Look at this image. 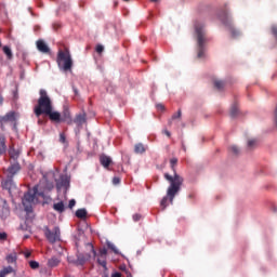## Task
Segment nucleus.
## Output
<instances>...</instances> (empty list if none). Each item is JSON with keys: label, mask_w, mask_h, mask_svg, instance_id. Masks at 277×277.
Masks as SVG:
<instances>
[{"label": "nucleus", "mask_w": 277, "mask_h": 277, "mask_svg": "<svg viewBox=\"0 0 277 277\" xmlns=\"http://www.w3.org/2000/svg\"><path fill=\"white\" fill-rule=\"evenodd\" d=\"M179 163V158H171L170 159V167L173 172V175H170V173H164V179L170 183L168 187V196L170 199V202H174V198L176 194L181 192V187H183L184 179L179 173H176V166Z\"/></svg>", "instance_id": "1"}, {"label": "nucleus", "mask_w": 277, "mask_h": 277, "mask_svg": "<svg viewBox=\"0 0 277 277\" xmlns=\"http://www.w3.org/2000/svg\"><path fill=\"white\" fill-rule=\"evenodd\" d=\"M40 97L38 98V104L34 108L35 116L40 118L43 114L48 115L51 109H53V102L47 93V90L41 89L39 91Z\"/></svg>", "instance_id": "2"}, {"label": "nucleus", "mask_w": 277, "mask_h": 277, "mask_svg": "<svg viewBox=\"0 0 277 277\" xmlns=\"http://www.w3.org/2000/svg\"><path fill=\"white\" fill-rule=\"evenodd\" d=\"M56 62L60 70H63L64 72L72 70V57L70 56V53L62 50L58 51Z\"/></svg>", "instance_id": "3"}, {"label": "nucleus", "mask_w": 277, "mask_h": 277, "mask_svg": "<svg viewBox=\"0 0 277 277\" xmlns=\"http://www.w3.org/2000/svg\"><path fill=\"white\" fill-rule=\"evenodd\" d=\"M38 185L34 186L32 190H28L23 198V206L27 213H31L34 211V208L31 205H34V201L36 200V196H42V193H38Z\"/></svg>", "instance_id": "4"}, {"label": "nucleus", "mask_w": 277, "mask_h": 277, "mask_svg": "<svg viewBox=\"0 0 277 277\" xmlns=\"http://www.w3.org/2000/svg\"><path fill=\"white\" fill-rule=\"evenodd\" d=\"M195 31L197 34L198 42V57H205V42H207V37L205 32V26L202 24H195Z\"/></svg>", "instance_id": "5"}, {"label": "nucleus", "mask_w": 277, "mask_h": 277, "mask_svg": "<svg viewBox=\"0 0 277 277\" xmlns=\"http://www.w3.org/2000/svg\"><path fill=\"white\" fill-rule=\"evenodd\" d=\"M219 17H220V21H222L223 25H225V27H228V31L232 38H238V36H241V32H239V30L235 29V27L233 26V21H230V17L228 16V11H226V5H225V10L220 13Z\"/></svg>", "instance_id": "6"}, {"label": "nucleus", "mask_w": 277, "mask_h": 277, "mask_svg": "<svg viewBox=\"0 0 277 277\" xmlns=\"http://www.w3.org/2000/svg\"><path fill=\"white\" fill-rule=\"evenodd\" d=\"M16 120H18V114L14 110L6 113L4 116H0L1 131L5 130V124H8V122H11V124H13V129L16 130Z\"/></svg>", "instance_id": "7"}, {"label": "nucleus", "mask_w": 277, "mask_h": 277, "mask_svg": "<svg viewBox=\"0 0 277 277\" xmlns=\"http://www.w3.org/2000/svg\"><path fill=\"white\" fill-rule=\"evenodd\" d=\"M44 235H45V239H48V241L50 243H56V241L61 240V235L62 233L60 232V227H53V229H50L49 227H44Z\"/></svg>", "instance_id": "8"}, {"label": "nucleus", "mask_w": 277, "mask_h": 277, "mask_svg": "<svg viewBox=\"0 0 277 277\" xmlns=\"http://www.w3.org/2000/svg\"><path fill=\"white\" fill-rule=\"evenodd\" d=\"M68 261L69 263H74V265H85L90 261V254H83L77 251V259L68 258Z\"/></svg>", "instance_id": "9"}, {"label": "nucleus", "mask_w": 277, "mask_h": 277, "mask_svg": "<svg viewBox=\"0 0 277 277\" xmlns=\"http://www.w3.org/2000/svg\"><path fill=\"white\" fill-rule=\"evenodd\" d=\"M45 116H49L51 122H55L56 124L62 123V114L60 111L53 110V108L50 109V113H48Z\"/></svg>", "instance_id": "10"}, {"label": "nucleus", "mask_w": 277, "mask_h": 277, "mask_svg": "<svg viewBox=\"0 0 277 277\" xmlns=\"http://www.w3.org/2000/svg\"><path fill=\"white\" fill-rule=\"evenodd\" d=\"M6 172H8L6 176H11L12 179H14V176H16L18 172H21V164L18 162L11 164L8 168Z\"/></svg>", "instance_id": "11"}, {"label": "nucleus", "mask_w": 277, "mask_h": 277, "mask_svg": "<svg viewBox=\"0 0 277 277\" xmlns=\"http://www.w3.org/2000/svg\"><path fill=\"white\" fill-rule=\"evenodd\" d=\"M3 189H8V192H12L16 185L14 184V177L6 175V179L2 181Z\"/></svg>", "instance_id": "12"}, {"label": "nucleus", "mask_w": 277, "mask_h": 277, "mask_svg": "<svg viewBox=\"0 0 277 277\" xmlns=\"http://www.w3.org/2000/svg\"><path fill=\"white\" fill-rule=\"evenodd\" d=\"M74 122L75 124H77V127H83V124L88 122V116L85 115V113L78 114L76 115Z\"/></svg>", "instance_id": "13"}, {"label": "nucleus", "mask_w": 277, "mask_h": 277, "mask_svg": "<svg viewBox=\"0 0 277 277\" xmlns=\"http://www.w3.org/2000/svg\"><path fill=\"white\" fill-rule=\"evenodd\" d=\"M36 45H37L38 51H40V53H51V49L49 48L47 42H44V40L39 39L36 42Z\"/></svg>", "instance_id": "14"}, {"label": "nucleus", "mask_w": 277, "mask_h": 277, "mask_svg": "<svg viewBox=\"0 0 277 277\" xmlns=\"http://www.w3.org/2000/svg\"><path fill=\"white\" fill-rule=\"evenodd\" d=\"M61 122H67V124H72V116L70 115V110L65 108L61 115Z\"/></svg>", "instance_id": "15"}, {"label": "nucleus", "mask_w": 277, "mask_h": 277, "mask_svg": "<svg viewBox=\"0 0 277 277\" xmlns=\"http://www.w3.org/2000/svg\"><path fill=\"white\" fill-rule=\"evenodd\" d=\"M61 187H64L65 189H68L70 187V177L67 175H62L60 179V183L57 184V188L61 189Z\"/></svg>", "instance_id": "16"}, {"label": "nucleus", "mask_w": 277, "mask_h": 277, "mask_svg": "<svg viewBox=\"0 0 277 277\" xmlns=\"http://www.w3.org/2000/svg\"><path fill=\"white\" fill-rule=\"evenodd\" d=\"M100 163L103 166V168L108 169L109 166H111V158L109 156L102 155L100 157Z\"/></svg>", "instance_id": "17"}, {"label": "nucleus", "mask_w": 277, "mask_h": 277, "mask_svg": "<svg viewBox=\"0 0 277 277\" xmlns=\"http://www.w3.org/2000/svg\"><path fill=\"white\" fill-rule=\"evenodd\" d=\"M5 261L10 265H16V261H18V256H17L16 252L8 254L5 258Z\"/></svg>", "instance_id": "18"}, {"label": "nucleus", "mask_w": 277, "mask_h": 277, "mask_svg": "<svg viewBox=\"0 0 277 277\" xmlns=\"http://www.w3.org/2000/svg\"><path fill=\"white\" fill-rule=\"evenodd\" d=\"M8 153V145H5V136L0 135V157L1 155H5Z\"/></svg>", "instance_id": "19"}, {"label": "nucleus", "mask_w": 277, "mask_h": 277, "mask_svg": "<svg viewBox=\"0 0 277 277\" xmlns=\"http://www.w3.org/2000/svg\"><path fill=\"white\" fill-rule=\"evenodd\" d=\"M60 263H62V260H60V258L52 256L51 259L48 260V267H57Z\"/></svg>", "instance_id": "20"}, {"label": "nucleus", "mask_w": 277, "mask_h": 277, "mask_svg": "<svg viewBox=\"0 0 277 277\" xmlns=\"http://www.w3.org/2000/svg\"><path fill=\"white\" fill-rule=\"evenodd\" d=\"M76 217L79 220H85V217H88V210H85V208L78 209L76 211Z\"/></svg>", "instance_id": "21"}, {"label": "nucleus", "mask_w": 277, "mask_h": 277, "mask_svg": "<svg viewBox=\"0 0 277 277\" xmlns=\"http://www.w3.org/2000/svg\"><path fill=\"white\" fill-rule=\"evenodd\" d=\"M134 153H135L136 155H144V153H146V147H144V144L137 143V144L134 146Z\"/></svg>", "instance_id": "22"}, {"label": "nucleus", "mask_w": 277, "mask_h": 277, "mask_svg": "<svg viewBox=\"0 0 277 277\" xmlns=\"http://www.w3.org/2000/svg\"><path fill=\"white\" fill-rule=\"evenodd\" d=\"M9 155L13 159V161H16L18 157L21 156V151L16 150L14 147H10Z\"/></svg>", "instance_id": "23"}, {"label": "nucleus", "mask_w": 277, "mask_h": 277, "mask_svg": "<svg viewBox=\"0 0 277 277\" xmlns=\"http://www.w3.org/2000/svg\"><path fill=\"white\" fill-rule=\"evenodd\" d=\"M53 209H54V211H57V213H64L66 208L64 206V202L60 201V202L53 205Z\"/></svg>", "instance_id": "24"}, {"label": "nucleus", "mask_w": 277, "mask_h": 277, "mask_svg": "<svg viewBox=\"0 0 277 277\" xmlns=\"http://www.w3.org/2000/svg\"><path fill=\"white\" fill-rule=\"evenodd\" d=\"M2 51L6 55L8 60H12V57H14V54L12 53V49H10V47L4 45L2 48Z\"/></svg>", "instance_id": "25"}, {"label": "nucleus", "mask_w": 277, "mask_h": 277, "mask_svg": "<svg viewBox=\"0 0 277 277\" xmlns=\"http://www.w3.org/2000/svg\"><path fill=\"white\" fill-rule=\"evenodd\" d=\"M97 263L104 267V269H107V258H101V255H98Z\"/></svg>", "instance_id": "26"}, {"label": "nucleus", "mask_w": 277, "mask_h": 277, "mask_svg": "<svg viewBox=\"0 0 277 277\" xmlns=\"http://www.w3.org/2000/svg\"><path fill=\"white\" fill-rule=\"evenodd\" d=\"M239 111V108H237V104H234L230 108V117L232 118H236L237 117V114Z\"/></svg>", "instance_id": "27"}, {"label": "nucleus", "mask_w": 277, "mask_h": 277, "mask_svg": "<svg viewBox=\"0 0 277 277\" xmlns=\"http://www.w3.org/2000/svg\"><path fill=\"white\" fill-rule=\"evenodd\" d=\"M106 246L107 248H109V250H113V252L115 254H118V249L116 248V245H114V242L111 241H106Z\"/></svg>", "instance_id": "28"}, {"label": "nucleus", "mask_w": 277, "mask_h": 277, "mask_svg": "<svg viewBox=\"0 0 277 277\" xmlns=\"http://www.w3.org/2000/svg\"><path fill=\"white\" fill-rule=\"evenodd\" d=\"M224 85H225V83L222 80L214 81V87L216 88V90H224Z\"/></svg>", "instance_id": "29"}, {"label": "nucleus", "mask_w": 277, "mask_h": 277, "mask_svg": "<svg viewBox=\"0 0 277 277\" xmlns=\"http://www.w3.org/2000/svg\"><path fill=\"white\" fill-rule=\"evenodd\" d=\"M168 198H170V196H168V193H167V196L162 198L161 202H160V206L166 209V207H168Z\"/></svg>", "instance_id": "30"}, {"label": "nucleus", "mask_w": 277, "mask_h": 277, "mask_svg": "<svg viewBox=\"0 0 277 277\" xmlns=\"http://www.w3.org/2000/svg\"><path fill=\"white\" fill-rule=\"evenodd\" d=\"M230 153H233V155H239V147H237L236 145H233L229 147Z\"/></svg>", "instance_id": "31"}, {"label": "nucleus", "mask_w": 277, "mask_h": 277, "mask_svg": "<svg viewBox=\"0 0 277 277\" xmlns=\"http://www.w3.org/2000/svg\"><path fill=\"white\" fill-rule=\"evenodd\" d=\"M29 265L31 269H38V267H40V263H38L37 261H30Z\"/></svg>", "instance_id": "32"}, {"label": "nucleus", "mask_w": 277, "mask_h": 277, "mask_svg": "<svg viewBox=\"0 0 277 277\" xmlns=\"http://www.w3.org/2000/svg\"><path fill=\"white\" fill-rule=\"evenodd\" d=\"M2 272L8 276V274H12V272H14V268L12 266H6Z\"/></svg>", "instance_id": "33"}, {"label": "nucleus", "mask_w": 277, "mask_h": 277, "mask_svg": "<svg viewBox=\"0 0 277 277\" xmlns=\"http://www.w3.org/2000/svg\"><path fill=\"white\" fill-rule=\"evenodd\" d=\"M98 256L107 259V249L106 248L100 249Z\"/></svg>", "instance_id": "34"}, {"label": "nucleus", "mask_w": 277, "mask_h": 277, "mask_svg": "<svg viewBox=\"0 0 277 277\" xmlns=\"http://www.w3.org/2000/svg\"><path fill=\"white\" fill-rule=\"evenodd\" d=\"M181 116H183V113L179 109L177 113L172 116V120H176L181 118Z\"/></svg>", "instance_id": "35"}, {"label": "nucleus", "mask_w": 277, "mask_h": 277, "mask_svg": "<svg viewBox=\"0 0 277 277\" xmlns=\"http://www.w3.org/2000/svg\"><path fill=\"white\" fill-rule=\"evenodd\" d=\"M121 272H124L127 277H133L131 272L127 271V266H120Z\"/></svg>", "instance_id": "36"}, {"label": "nucleus", "mask_w": 277, "mask_h": 277, "mask_svg": "<svg viewBox=\"0 0 277 277\" xmlns=\"http://www.w3.org/2000/svg\"><path fill=\"white\" fill-rule=\"evenodd\" d=\"M96 53H103V51H105V48L101 44H97L95 48Z\"/></svg>", "instance_id": "37"}, {"label": "nucleus", "mask_w": 277, "mask_h": 277, "mask_svg": "<svg viewBox=\"0 0 277 277\" xmlns=\"http://www.w3.org/2000/svg\"><path fill=\"white\" fill-rule=\"evenodd\" d=\"M248 146H249V148H254V146H256V140H250L248 142Z\"/></svg>", "instance_id": "38"}, {"label": "nucleus", "mask_w": 277, "mask_h": 277, "mask_svg": "<svg viewBox=\"0 0 277 277\" xmlns=\"http://www.w3.org/2000/svg\"><path fill=\"white\" fill-rule=\"evenodd\" d=\"M132 217H133V221H134V222H140V220H142V214H137V213H136V214H133Z\"/></svg>", "instance_id": "39"}, {"label": "nucleus", "mask_w": 277, "mask_h": 277, "mask_svg": "<svg viewBox=\"0 0 277 277\" xmlns=\"http://www.w3.org/2000/svg\"><path fill=\"white\" fill-rule=\"evenodd\" d=\"M60 142H62V144H66V135H64V133L60 134Z\"/></svg>", "instance_id": "40"}, {"label": "nucleus", "mask_w": 277, "mask_h": 277, "mask_svg": "<svg viewBox=\"0 0 277 277\" xmlns=\"http://www.w3.org/2000/svg\"><path fill=\"white\" fill-rule=\"evenodd\" d=\"M156 107L159 111H164L166 110V106H163V104H157Z\"/></svg>", "instance_id": "41"}, {"label": "nucleus", "mask_w": 277, "mask_h": 277, "mask_svg": "<svg viewBox=\"0 0 277 277\" xmlns=\"http://www.w3.org/2000/svg\"><path fill=\"white\" fill-rule=\"evenodd\" d=\"M77 205V201L75 199L69 200V209H72Z\"/></svg>", "instance_id": "42"}, {"label": "nucleus", "mask_w": 277, "mask_h": 277, "mask_svg": "<svg viewBox=\"0 0 277 277\" xmlns=\"http://www.w3.org/2000/svg\"><path fill=\"white\" fill-rule=\"evenodd\" d=\"M88 246H90L91 252L93 253V256L96 258V250H94V245L88 243Z\"/></svg>", "instance_id": "43"}, {"label": "nucleus", "mask_w": 277, "mask_h": 277, "mask_svg": "<svg viewBox=\"0 0 277 277\" xmlns=\"http://www.w3.org/2000/svg\"><path fill=\"white\" fill-rule=\"evenodd\" d=\"M0 239H1L2 241H4V239H8V234H5V233H0Z\"/></svg>", "instance_id": "44"}, {"label": "nucleus", "mask_w": 277, "mask_h": 277, "mask_svg": "<svg viewBox=\"0 0 277 277\" xmlns=\"http://www.w3.org/2000/svg\"><path fill=\"white\" fill-rule=\"evenodd\" d=\"M162 133L167 135V137H172V133H170L168 130H163Z\"/></svg>", "instance_id": "45"}, {"label": "nucleus", "mask_w": 277, "mask_h": 277, "mask_svg": "<svg viewBox=\"0 0 277 277\" xmlns=\"http://www.w3.org/2000/svg\"><path fill=\"white\" fill-rule=\"evenodd\" d=\"M113 183L114 185H118L120 183V177H114Z\"/></svg>", "instance_id": "46"}, {"label": "nucleus", "mask_w": 277, "mask_h": 277, "mask_svg": "<svg viewBox=\"0 0 277 277\" xmlns=\"http://www.w3.org/2000/svg\"><path fill=\"white\" fill-rule=\"evenodd\" d=\"M111 277H122V274H120V273H113Z\"/></svg>", "instance_id": "47"}, {"label": "nucleus", "mask_w": 277, "mask_h": 277, "mask_svg": "<svg viewBox=\"0 0 277 277\" xmlns=\"http://www.w3.org/2000/svg\"><path fill=\"white\" fill-rule=\"evenodd\" d=\"M29 256H31V252H26V253H25V258H26V259H29Z\"/></svg>", "instance_id": "48"}, {"label": "nucleus", "mask_w": 277, "mask_h": 277, "mask_svg": "<svg viewBox=\"0 0 277 277\" xmlns=\"http://www.w3.org/2000/svg\"><path fill=\"white\" fill-rule=\"evenodd\" d=\"M38 124H44V121L41 120V119H39V120H38Z\"/></svg>", "instance_id": "49"}, {"label": "nucleus", "mask_w": 277, "mask_h": 277, "mask_svg": "<svg viewBox=\"0 0 277 277\" xmlns=\"http://www.w3.org/2000/svg\"><path fill=\"white\" fill-rule=\"evenodd\" d=\"M6 275L2 272V271H0V277H5Z\"/></svg>", "instance_id": "50"}, {"label": "nucleus", "mask_w": 277, "mask_h": 277, "mask_svg": "<svg viewBox=\"0 0 277 277\" xmlns=\"http://www.w3.org/2000/svg\"><path fill=\"white\" fill-rule=\"evenodd\" d=\"M0 105H3V97H0Z\"/></svg>", "instance_id": "51"}, {"label": "nucleus", "mask_w": 277, "mask_h": 277, "mask_svg": "<svg viewBox=\"0 0 277 277\" xmlns=\"http://www.w3.org/2000/svg\"><path fill=\"white\" fill-rule=\"evenodd\" d=\"M74 92L75 94H79V91H77V89L74 88Z\"/></svg>", "instance_id": "52"}, {"label": "nucleus", "mask_w": 277, "mask_h": 277, "mask_svg": "<svg viewBox=\"0 0 277 277\" xmlns=\"http://www.w3.org/2000/svg\"><path fill=\"white\" fill-rule=\"evenodd\" d=\"M21 229H22V230H25V227H23V225H21Z\"/></svg>", "instance_id": "53"}, {"label": "nucleus", "mask_w": 277, "mask_h": 277, "mask_svg": "<svg viewBox=\"0 0 277 277\" xmlns=\"http://www.w3.org/2000/svg\"><path fill=\"white\" fill-rule=\"evenodd\" d=\"M153 3H156V1H158V0H150Z\"/></svg>", "instance_id": "54"}, {"label": "nucleus", "mask_w": 277, "mask_h": 277, "mask_svg": "<svg viewBox=\"0 0 277 277\" xmlns=\"http://www.w3.org/2000/svg\"><path fill=\"white\" fill-rule=\"evenodd\" d=\"M123 1L129 2V0H123Z\"/></svg>", "instance_id": "55"}, {"label": "nucleus", "mask_w": 277, "mask_h": 277, "mask_svg": "<svg viewBox=\"0 0 277 277\" xmlns=\"http://www.w3.org/2000/svg\"><path fill=\"white\" fill-rule=\"evenodd\" d=\"M189 198H193V196H192V195H189Z\"/></svg>", "instance_id": "56"}]
</instances>
